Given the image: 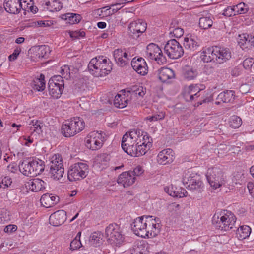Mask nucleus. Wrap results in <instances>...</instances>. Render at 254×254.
<instances>
[{
	"label": "nucleus",
	"instance_id": "f257e3e1",
	"mask_svg": "<svg viewBox=\"0 0 254 254\" xmlns=\"http://www.w3.org/2000/svg\"><path fill=\"white\" fill-rule=\"evenodd\" d=\"M160 220L152 216H143L134 220L131 229L135 235L142 237L156 236L160 229Z\"/></svg>",
	"mask_w": 254,
	"mask_h": 254
},
{
	"label": "nucleus",
	"instance_id": "f03ea898",
	"mask_svg": "<svg viewBox=\"0 0 254 254\" xmlns=\"http://www.w3.org/2000/svg\"><path fill=\"white\" fill-rule=\"evenodd\" d=\"M236 217L231 211L223 210L219 214H215L212 223L218 229L228 231L235 226Z\"/></svg>",
	"mask_w": 254,
	"mask_h": 254
},
{
	"label": "nucleus",
	"instance_id": "7ed1b4c3",
	"mask_svg": "<svg viewBox=\"0 0 254 254\" xmlns=\"http://www.w3.org/2000/svg\"><path fill=\"white\" fill-rule=\"evenodd\" d=\"M85 127V122L80 117H75L65 120L62 124L61 133L65 137H71L81 132Z\"/></svg>",
	"mask_w": 254,
	"mask_h": 254
},
{
	"label": "nucleus",
	"instance_id": "20e7f679",
	"mask_svg": "<svg viewBox=\"0 0 254 254\" xmlns=\"http://www.w3.org/2000/svg\"><path fill=\"white\" fill-rule=\"evenodd\" d=\"M107 241L112 245H120L124 241V236L122 229L119 225L116 223L110 224L105 230Z\"/></svg>",
	"mask_w": 254,
	"mask_h": 254
},
{
	"label": "nucleus",
	"instance_id": "39448f33",
	"mask_svg": "<svg viewBox=\"0 0 254 254\" xmlns=\"http://www.w3.org/2000/svg\"><path fill=\"white\" fill-rule=\"evenodd\" d=\"M88 173V166L82 162L71 165L68 171V179L70 182L80 180L85 178Z\"/></svg>",
	"mask_w": 254,
	"mask_h": 254
},
{
	"label": "nucleus",
	"instance_id": "423d86ee",
	"mask_svg": "<svg viewBox=\"0 0 254 254\" xmlns=\"http://www.w3.org/2000/svg\"><path fill=\"white\" fill-rule=\"evenodd\" d=\"M206 176L211 186L215 189L219 188L225 183L223 173L219 167L209 168Z\"/></svg>",
	"mask_w": 254,
	"mask_h": 254
},
{
	"label": "nucleus",
	"instance_id": "0eeeda50",
	"mask_svg": "<svg viewBox=\"0 0 254 254\" xmlns=\"http://www.w3.org/2000/svg\"><path fill=\"white\" fill-rule=\"evenodd\" d=\"M50 173L54 180H59L63 177L64 168L63 160L59 154H55L50 159Z\"/></svg>",
	"mask_w": 254,
	"mask_h": 254
},
{
	"label": "nucleus",
	"instance_id": "6e6552de",
	"mask_svg": "<svg viewBox=\"0 0 254 254\" xmlns=\"http://www.w3.org/2000/svg\"><path fill=\"white\" fill-rule=\"evenodd\" d=\"M105 133L98 131L90 132L85 138V145L86 147L92 150L100 149L105 140Z\"/></svg>",
	"mask_w": 254,
	"mask_h": 254
},
{
	"label": "nucleus",
	"instance_id": "1a4fd4ad",
	"mask_svg": "<svg viewBox=\"0 0 254 254\" xmlns=\"http://www.w3.org/2000/svg\"><path fill=\"white\" fill-rule=\"evenodd\" d=\"M164 50L168 57L172 59H178L184 54L182 46L175 39L168 41L164 46Z\"/></svg>",
	"mask_w": 254,
	"mask_h": 254
},
{
	"label": "nucleus",
	"instance_id": "9d476101",
	"mask_svg": "<svg viewBox=\"0 0 254 254\" xmlns=\"http://www.w3.org/2000/svg\"><path fill=\"white\" fill-rule=\"evenodd\" d=\"M146 56L150 60L155 61L158 64H164L166 58L162 54L160 48L154 43L149 44L146 47Z\"/></svg>",
	"mask_w": 254,
	"mask_h": 254
},
{
	"label": "nucleus",
	"instance_id": "9b49d317",
	"mask_svg": "<svg viewBox=\"0 0 254 254\" xmlns=\"http://www.w3.org/2000/svg\"><path fill=\"white\" fill-rule=\"evenodd\" d=\"M212 54L218 61L219 64L226 62L231 58V53L229 49L217 46L212 47Z\"/></svg>",
	"mask_w": 254,
	"mask_h": 254
},
{
	"label": "nucleus",
	"instance_id": "f8f14e48",
	"mask_svg": "<svg viewBox=\"0 0 254 254\" xmlns=\"http://www.w3.org/2000/svg\"><path fill=\"white\" fill-rule=\"evenodd\" d=\"M183 183L187 185L188 189L192 191L196 190L198 192H201V186L202 184L199 180V177L196 175L188 176L185 175L183 178Z\"/></svg>",
	"mask_w": 254,
	"mask_h": 254
},
{
	"label": "nucleus",
	"instance_id": "ddd939ff",
	"mask_svg": "<svg viewBox=\"0 0 254 254\" xmlns=\"http://www.w3.org/2000/svg\"><path fill=\"white\" fill-rule=\"evenodd\" d=\"M146 23L142 20L138 19L130 23L128 30L131 36L137 38L140 34L146 31Z\"/></svg>",
	"mask_w": 254,
	"mask_h": 254
},
{
	"label": "nucleus",
	"instance_id": "4468645a",
	"mask_svg": "<svg viewBox=\"0 0 254 254\" xmlns=\"http://www.w3.org/2000/svg\"><path fill=\"white\" fill-rule=\"evenodd\" d=\"M90 72L96 77L104 76L110 72L112 68L106 67V64H88Z\"/></svg>",
	"mask_w": 254,
	"mask_h": 254
},
{
	"label": "nucleus",
	"instance_id": "2eb2a0df",
	"mask_svg": "<svg viewBox=\"0 0 254 254\" xmlns=\"http://www.w3.org/2000/svg\"><path fill=\"white\" fill-rule=\"evenodd\" d=\"M3 5L6 12L14 14L19 13L23 8L20 0H5Z\"/></svg>",
	"mask_w": 254,
	"mask_h": 254
},
{
	"label": "nucleus",
	"instance_id": "dca6fc26",
	"mask_svg": "<svg viewBox=\"0 0 254 254\" xmlns=\"http://www.w3.org/2000/svg\"><path fill=\"white\" fill-rule=\"evenodd\" d=\"M139 136L136 131H130L127 132L124 135L122 140V148L124 151L126 150V147H129L133 144H137V142L139 140Z\"/></svg>",
	"mask_w": 254,
	"mask_h": 254
},
{
	"label": "nucleus",
	"instance_id": "f3484780",
	"mask_svg": "<svg viewBox=\"0 0 254 254\" xmlns=\"http://www.w3.org/2000/svg\"><path fill=\"white\" fill-rule=\"evenodd\" d=\"M31 54L33 52V56H31L32 58H33V61L36 62L38 60L42 58L47 57L50 53V48L48 46L41 45L38 47L32 48L30 49Z\"/></svg>",
	"mask_w": 254,
	"mask_h": 254
},
{
	"label": "nucleus",
	"instance_id": "a211bd4d",
	"mask_svg": "<svg viewBox=\"0 0 254 254\" xmlns=\"http://www.w3.org/2000/svg\"><path fill=\"white\" fill-rule=\"evenodd\" d=\"M201 89L197 85H190L185 88L183 97L186 101H191L195 100L200 96Z\"/></svg>",
	"mask_w": 254,
	"mask_h": 254
},
{
	"label": "nucleus",
	"instance_id": "6ab92c4d",
	"mask_svg": "<svg viewBox=\"0 0 254 254\" xmlns=\"http://www.w3.org/2000/svg\"><path fill=\"white\" fill-rule=\"evenodd\" d=\"M212 47L209 48L207 50L203 51L200 53L197 54L193 56L191 59L196 60L197 63H209V62H215L214 59L215 57L213 56L212 54Z\"/></svg>",
	"mask_w": 254,
	"mask_h": 254
},
{
	"label": "nucleus",
	"instance_id": "aec40b11",
	"mask_svg": "<svg viewBox=\"0 0 254 254\" xmlns=\"http://www.w3.org/2000/svg\"><path fill=\"white\" fill-rule=\"evenodd\" d=\"M66 219V213L63 210H58L49 217V222L54 226H59L63 224Z\"/></svg>",
	"mask_w": 254,
	"mask_h": 254
},
{
	"label": "nucleus",
	"instance_id": "412c9836",
	"mask_svg": "<svg viewBox=\"0 0 254 254\" xmlns=\"http://www.w3.org/2000/svg\"><path fill=\"white\" fill-rule=\"evenodd\" d=\"M47 183L42 179L34 178L27 183L26 187L34 192H37L46 189Z\"/></svg>",
	"mask_w": 254,
	"mask_h": 254
},
{
	"label": "nucleus",
	"instance_id": "4be33fe9",
	"mask_svg": "<svg viewBox=\"0 0 254 254\" xmlns=\"http://www.w3.org/2000/svg\"><path fill=\"white\" fill-rule=\"evenodd\" d=\"M135 179L136 177L131 174L129 171H126L119 176L117 182L124 187H127L132 185L135 182Z\"/></svg>",
	"mask_w": 254,
	"mask_h": 254
},
{
	"label": "nucleus",
	"instance_id": "5701e85b",
	"mask_svg": "<svg viewBox=\"0 0 254 254\" xmlns=\"http://www.w3.org/2000/svg\"><path fill=\"white\" fill-rule=\"evenodd\" d=\"M114 57L117 63L128 64L131 60V56L124 49H117L114 52Z\"/></svg>",
	"mask_w": 254,
	"mask_h": 254
},
{
	"label": "nucleus",
	"instance_id": "b1692460",
	"mask_svg": "<svg viewBox=\"0 0 254 254\" xmlns=\"http://www.w3.org/2000/svg\"><path fill=\"white\" fill-rule=\"evenodd\" d=\"M200 41L194 35H191L190 37L184 39V46L186 49L194 51L197 49L199 46Z\"/></svg>",
	"mask_w": 254,
	"mask_h": 254
},
{
	"label": "nucleus",
	"instance_id": "393cba45",
	"mask_svg": "<svg viewBox=\"0 0 254 254\" xmlns=\"http://www.w3.org/2000/svg\"><path fill=\"white\" fill-rule=\"evenodd\" d=\"M59 201V197L53 196L52 194L46 193L43 194L41 199L40 202L43 206L46 208L53 207Z\"/></svg>",
	"mask_w": 254,
	"mask_h": 254
},
{
	"label": "nucleus",
	"instance_id": "a878e982",
	"mask_svg": "<svg viewBox=\"0 0 254 254\" xmlns=\"http://www.w3.org/2000/svg\"><path fill=\"white\" fill-rule=\"evenodd\" d=\"M20 172L26 176H34V170L33 168L32 162L24 161L19 164Z\"/></svg>",
	"mask_w": 254,
	"mask_h": 254
},
{
	"label": "nucleus",
	"instance_id": "bb28decb",
	"mask_svg": "<svg viewBox=\"0 0 254 254\" xmlns=\"http://www.w3.org/2000/svg\"><path fill=\"white\" fill-rule=\"evenodd\" d=\"M43 5L45 8L51 12L59 11L63 7L62 3L58 0H46Z\"/></svg>",
	"mask_w": 254,
	"mask_h": 254
},
{
	"label": "nucleus",
	"instance_id": "cd10ccee",
	"mask_svg": "<svg viewBox=\"0 0 254 254\" xmlns=\"http://www.w3.org/2000/svg\"><path fill=\"white\" fill-rule=\"evenodd\" d=\"M64 89V86H60L56 83H53V82L51 84H48L49 94L54 98H59L61 96Z\"/></svg>",
	"mask_w": 254,
	"mask_h": 254
},
{
	"label": "nucleus",
	"instance_id": "c85d7f7f",
	"mask_svg": "<svg viewBox=\"0 0 254 254\" xmlns=\"http://www.w3.org/2000/svg\"><path fill=\"white\" fill-rule=\"evenodd\" d=\"M159 79L165 82L168 79L173 78L175 76L174 71L170 68L162 67L159 70Z\"/></svg>",
	"mask_w": 254,
	"mask_h": 254
},
{
	"label": "nucleus",
	"instance_id": "c756f323",
	"mask_svg": "<svg viewBox=\"0 0 254 254\" xmlns=\"http://www.w3.org/2000/svg\"><path fill=\"white\" fill-rule=\"evenodd\" d=\"M235 96L234 91L226 90L220 93L218 95L217 99L223 103H230L234 101Z\"/></svg>",
	"mask_w": 254,
	"mask_h": 254
},
{
	"label": "nucleus",
	"instance_id": "7c9ffc66",
	"mask_svg": "<svg viewBox=\"0 0 254 254\" xmlns=\"http://www.w3.org/2000/svg\"><path fill=\"white\" fill-rule=\"evenodd\" d=\"M251 232V228L249 226L244 225L237 229L236 234L239 240H243L248 237Z\"/></svg>",
	"mask_w": 254,
	"mask_h": 254
},
{
	"label": "nucleus",
	"instance_id": "2f4dec72",
	"mask_svg": "<svg viewBox=\"0 0 254 254\" xmlns=\"http://www.w3.org/2000/svg\"><path fill=\"white\" fill-rule=\"evenodd\" d=\"M213 17L211 15H207L201 17L199 20V26L202 29H207L210 28L213 23Z\"/></svg>",
	"mask_w": 254,
	"mask_h": 254
},
{
	"label": "nucleus",
	"instance_id": "473e14b6",
	"mask_svg": "<svg viewBox=\"0 0 254 254\" xmlns=\"http://www.w3.org/2000/svg\"><path fill=\"white\" fill-rule=\"evenodd\" d=\"M28 128L31 132H36L38 134L42 133L43 132V128L44 127V124L38 120H33L31 121L29 124Z\"/></svg>",
	"mask_w": 254,
	"mask_h": 254
},
{
	"label": "nucleus",
	"instance_id": "72a5a7b5",
	"mask_svg": "<svg viewBox=\"0 0 254 254\" xmlns=\"http://www.w3.org/2000/svg\"><path fill=\"white\" fill-rule=\"evenodd\" d=\"M32 86L34 90L38 91H43L45 88V76L41 74L39 78H36L33 81Z\"/></svg>",
	"mask_w": 254,
	"mask_h": 254
},
{
	"label": "nucleus",
	"instance_id": "f704fd0d",
	"mask_svg": "<svg viewBox=\"0 0 254 254\" xmlns=\"http://www.w3.org/2000/svg\"><path fill=\"white\" fill-rule=\"evenodd\" d=\"M61 18L67 21V23L74 24L79 22L81 17L79 14L68 13L62 15Z\"/></svg>",
	"mask_w": 254,
	"mask_h": 254
},
{
	"label": "nucleus",
	"instance_id": "c9c22d12",
	"mask_svg": "<svg viewBox=\"0 0 254 254\" xmlns=\"http://www.w3.org/2000/svg\"><path fill=\"white\" fill-rule=\"evenodd\" d=\"M128 100L125 97H122L120 94L115 96L113 100V104L116 107L123 108L126 107L128 104Z\"/></svg>",
	"mask_w": 254,
	"mask_h": 254
},
{
	"label": "nucleus",
	"instance_id": "e433bc0d",
	"mask_svg": "<svg viewBox=\"0 0 254 254\" xmlns=\"http://www.w3.org/2000/svg\"><path fill=\"white\" fill-rule=\"evenodd\" d=\"M197 70L190 67L188 65L185 66L184 69L183 75L185 79L192 80L194 79L197 75Z\"/></svg>",
	"mask_w": 254,
	"mask_h": 254
},
{
	"label": "nucleus",
	"instance_id": "4c0bfd02",
	"mask_svg": "<svg viewBox=\"0 0 254 254\" xmlns=\"http://www.w3.org/2000/svg\"><path fill=\"white\" fill-rule=\"evenodd\" d=\"M32 162L34 170V176L39 174L44 170L45 165L42 160L38 159L37 160H33Z\"/></svg>",
	"mask_w": 254,
	"mask_h": 254
},
{
	"label": "nucleus",
	"instance_id": "58836bf2",
	"mask_svg": "<svg viewBox=\"0 0 254 254\" xmlns=\"http://www.w3.org/2000/svg\"><path fill=\"white\" fill-rule=\"evenodd\" d=\"M165 117V113L162 111H159L153 113L151 116H148L146 118V120H148L150 122H156L159 120H162Z\"/></svg>",
	"mask_w": 254,
	"mask_h": 254
},
{
	"label": "nucleus",
	"instance_id": "ea45409f",
	"mask_svg": "<svg viewBox=\"0 0 254 254\" xmlns=\"http://www.w3.org/2000/svg\"><path fill=\"white\" fill-rule=\"evenodd\" d=\"M170 34H172L176 38H180L184 34L183 29L175 26L173 22L171 24L169 28Z\"/></svg>",
	"mask_w": 254,
	"mask_h": 254
},
{
	"label": "nucleus",
	"instance_id": "a19ab883",
	"mask_svg": "<svg viewBox=\"0 0 254 254\" xmlns=\"http://www.w3.org/2000/svg\"><path fill=\"white\" fill-rule=\"evenodd\" d=\"M137 145V144H133L131 145L130 147L128 148L126 147V150H125L124 151L127 154L132 157H139L142 156V154L143 153V150H142L141 153L140 152V150L139 151H137V149L136 148Z\"/></svg>",
	"mask_w": 254,
	"mask_h": 254
},
{
	"label": "nucleus",
	"instance_id": "79ce46f5",
	"mask_svg": "<svg viewBox=\"0 0 254 254\" xmlns=\"http://www.w3.org/2000/svg\"><path fill=\"white\" fill-rule=\"evenodd\" d=\"M242 121L241 118L237 116H232L229 120V126L233 128H238L242 125Z\"/></svg>",
	"mask_w": 254,
	"mask_h": 254
},
{
	"label": "nucleus",
	"instance_id": "37998d69",
	"mask_svg": "<svg viewBox=\"0 0 254 254\" xmlns=\"http://www.w3.org/2000/svg\"><path fill=\"white\" fill-rule=\"evenodd\" d=\"M133 69L138 74L145 75L147 73V64H131Z\"/></svg>",
	"mask_w": 254,
	"mask_h": 254
},
{
	"label": "nucleus",
	"instance_id": "c03bdc74",
	"mask_svg": "<svg viewBox=\"0 0 254 254\" xmlns=\"http://www.w3.org/2000/svg\"><path fill=\"white\" fill-rule=\"evenodd\" d=\"M139 142L138 141L137 142V151H139V150H140V153L143 150V153L142 154V156L143 155H144L146 152L148 150L150 149V148L152 146V142H149V141L147 143L146 145H145L144 143H141V140L140 139H139Z\"/></svg>",
	"mask_w": 254,
	"mask_h": 254
},
{
	"label": "nucleus",
	"instance_id": "a18cd8bd",
	"mask_svg": "<svg viewBox=\"0 0 254 254\" xmlns=\"http://www.w3.org/2000/svg\"><path fill=\"white\" fill-rule=\"evenodd\" d=\"M174 160V158H172L171 156H166L164 155H160V153H159L157 156V161L159 164L162 165H166L167 164H169Z\"/></svg>",
	"mask_w": 254,
	"mask_h": 254
},
{
	"label": "nucleus",
	"instance_id": "49530a36",
	"mask_svg": "<svg viewBox=\"0 0 254 254\" xmlns=\"http://www.w3.org/2000/svg\"><path fill=\"white\" fill-rule=\"evenodd\" d=\"M250 34L248 35L246 33L242 34L239 35L238 38V43L242 48L247 43L250 42Z\"/></svg>",
	"mask_w": 254,
	"mask_h": 254
},
{
	"label": "nucleus",
	"instance_id": "de8ad7c7",
	"mask_svg": "<svg viewBox=\"0 0 254 254\" xmlns=\"http://www.w3.org/2000/svg\"><path fill=\"white\" fill-rule=\"evenodd\" d=\"M236 15L245 14L248 10V7L244 2H241L234 6Z\"/></svg>",
	"mask_w": 254,
	"mask_h": 254
},
{
	"label": "nucleus",
	"instance_id": "09e8293b",
	"mask_svg": "<svg viewBox=\"0 0 254 254\" xmlns=\"http://www.w3.org/2000/svg\"><path fill=\"white\" fill-rule=\"evenodd\" d=\"M80 235H81V232H79L78 233L76 238L73 239L70 243V249L71 250H76L77 249H79L81 247V243L80 241V239H78L77 238L78 236H79V237H80Z\"/></svg>",
	"mask_w": 254,
	"mask_h": 254
},
{
	"label": "nucleus",
	"instance_id": "8fccbe9b",
	"mask_svg": "<svg viewBox=\"0 0 254 254\" xmlns=\"http://www.w3.org/2000/svg\"><path fill=\"white\" fill-rule=\"evenodd\" d=\"M53 83H56V84L60 86H64V81L63 78L61 75H55L51 77L48 82L49 84Z\"/></svg>",
	"mask_w": 254,
	"mask_h": 254
},
{
	"label": "nucleus",
	"instance_id": "3c124183",
	"mask_svg": "<svg viewBox=\"0 0 254 254\" xmlns=\"http://www.w3.org/2000/svg\"><path fill=\"white\" fill-rule=\"evenodd\" d=\"M101 240V234L98 232L93 233L90 237L91 243L93 244H99Z\"/></svg>",
	"mask_w": 254,
	"mask_h": 254
},
{
	"label": "nucleus",
	"instance_id": "603ef678",
	"mask_svg": "<svg viewBox=\"0 0 254 254\" xmlns=\"http://www.w3.org/2000/svg\"><path fill=\"white\" fill-rule=\"evenodd\" d=\"M174 191H173V197L182 198L186 196L187 192L186 190L182 188L177 189V188H174Z\"/></svg>",
	"mask_w": 254,
	"mask_h": 254
},
{
	"label": "nucleus",
	"instance_id": "864d4df0",
	"mask_svg": "<svg viewBox=\"0 0 254 254\" xmlns=\"http://www.w3.org/2000/svg\"><path fill=\"white\" fill-rule=\"evenodd\" d=\"M97 12L99 15L103 16H107L112 15L111 8L109 6H105L97 10Z\"/></svg>",
	"mask_w": 254,
	"mask_h": 254
},
{
	"label": "nucleus",
	"instance_id": "5fc2aeb1",
	"mask_svg": "<svg viewBox=\"0 0 254 254\" xmlns=\"http://www.w3.org/2000/svg\"><path fill=\"white\" fill-rule=\"evenodd\" d=\"M223 15L227 17H231L236 15L234 6H228L226 8L224 9L223 12Z\"/></svg>",
	"mask_w": 254,
	"mask_h": 254
},
{
	"label": "nucleus",
	"instance_id": "6e6d98bb",
	"mask_svg": "<svg viewBox=\"0 0 254 254\" xmlns=\"http://www.w3.org/2000/svg\"><path fill=\"white\" fill-rule=\"evenodd\" d=\"M107 62L106 58L103 56H99L91 59L89 64H106Z\"/></svg>",
	"mask_w": 254,
	"mask_h": 254
},
{
	"label": "nucleus",
	"instance_id": "4d7b16f0",
	"mask_svg": "<svg viewBox=\"0 0 254 254\" xmlns=\"http://www.w3.org/2000/svg\"><path fill=\"white\" fill-rule=\"evenodd\" d=\"M113 97L114 95L112 94L109 93V96H103L101 98V100L103 103L111 105L113 103Z\"/></svg>",
	"mask_w": 254,
	"mask_h": 254
},
{
	"label": "nucleus",
	"instance_id": "13d9d810",
	"mask_svg": "<svg viewBox=\"0 0 254 254\" xmlns=\"http://www.w3.org/2000/svg\"><path fill=\"white\" fill-rule=\"evenodd\" d=\"M71 66H69L68 64H64L61 67V74L63 76L65 73H66V74H68L70 75L71 73H73V70L71 71Z\"/></svg>",
	"mask_w": 254,
	"mask_h": 254
},
{
	"label": "nucleus",
	"instance_id": "bf43d9fd",
	"mask_svg": "<svg viewBox=\"0 0 254 254\" xmlns=\"http://www.w3.org/2000/svg\"><path fill=\"white\" fill-rule=\"evenodd\" d=\"M131 174H132L133 176H138L143 174L144 170H143L142 167L140 166H138L135 167L133 171H129Z\"/></svg>",
	"mask_w": 254,
	"mask_h": 254
},
{
	"label": "nucleus",
	"instance_id": "052dcab7",
	"mask_svg": "<svg viewBox=\"0 0 254 254\" xmlns=\"http://www.w3.org/2000/svg\"><path fill=\"white\" fill-rule=\"evenodd\" d=\"M21 50L20 48H16L13 53L8 56L9 61L12 62L14 61L17 58L18 56L19 55Z\"/></svg>",
	"mask_w": 254,
	"mask_h": 254
},
{
	"label": "nucleus",
	"instance_id": "680f3d73",
	"mask_svg": "<svg viewBox=\"0 0 254 254\" xmlns=\"http://www.w3.org/2000/svg\"><path fill=\"white\" fill-rule=\"evenodd\" d=\"M3 189H5L10 186L12 183L11 179L8 177H5L2 179V182Z\"/></svg>",
	"mask_w": 254,
	"mask_h": 254
},
{
	"label": "nucleus",
	"instance_id": "e2e57ef3",
	"mask_svg": "<svg viewBox=\"0 0 254 254\" xmlns=\"http://www.w3.org/2000/svg\"><path fill=\"white\" fill-rule=\"evenodd\" d=\"M203 72L206 74H210L213 71L211 64H205L203 68Z\"/></svg>",
	"mask_w": 254,
	"mask_h": 254
},
{
	"label": "nucleus",
	"instance_id": "0e129e2a",
	"mask_svg": "<svg viewBox=\"0 0 254 254\" xmlns=\"http://www.w3.org/2000/svg\"><path fill=\"white\" fill-rule=\"evenodd\" d=\"M17 226L15 225H9L5 227L4 231L6 233L15 232L17 230Z\"/></svg>",
	"mask_w": 254,
	"mask_h": 254
},
{
	"label": "nucleus",
	"instance_id": "69168bd1",
	"mask_svg": "<svg viewBox=\"0 0 254 254\" xmlns=\"http://www.w3.org/2000/svg\"><path fill=\"white\" fill-rule=\"evenodd\" d=\"M23 4V9L26 10V8H29V6L33 5V0H20Z\"/></svg>",
	"mask_w": 254,
	"mask_h": 254
},
{
	"label": "nucleus",
	"instance_id": "338daca9",
	"mask_svg": "<svg viewBox=\"0 0 254 254\" xmlns=\"http://www.w3.org/2000/svg\"><path fill=\"white\" fill-rule=\"evenodd\" d=\"M159 153H160V155H164L166 156H171L172 158H174L173 151L171 149H165Z\"/></svg>",
	"mask_w": 254,
	"mask_h": 254
},
{
	"label": "nucleus",
	"instance_id": "774afa93",
	"mask_svg": "<svg viewBox=\"0 0 254 254\" xmlns=\"http://www.w3.org/2000/svg\"><path fill=\"white\" fill-rule=\"evenodd\" d=\"M146 89L144 88L142 86L139 87L137 92L136 95H138L139 97H142L145 94Z\"/></svg>",
	"mask_w": 254,
	"mask_h": 254
}]
</instances>
